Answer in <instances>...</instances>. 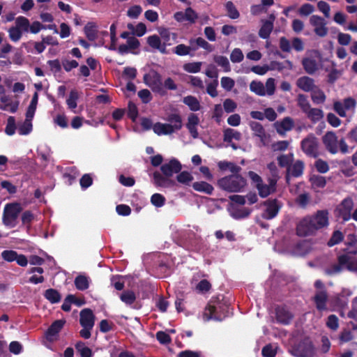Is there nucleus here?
<instances>
[{"label":"nucleus","mask_w":357,"mask_h":357,"mask_svg":"<svg viewBox=\"0 0 357 357\" xmlns=\"http://www.w3.org/2000/svg\"><path fill=\"white\" fill-rule=\"evenodd\" d=\"M252 210L248 208H233L231 215L236 219L245 218L250 215Z\"/></svg>","instance_id":"a18cd8bd"},{"label":"nucleus","mask_w":357,"mask_h":357,"mask_svg":"<svg viewBox=\"0 0 357 357\" xmlns=\"http://www.w3.org/2000/svg\"><path fill=\"white\" fill-rule=\"evenodd\" d=\"M33 119L26 118L25 121L19 126L18 133L21 135H26L29 134L32 130V121Z\"/></svg>","instance_id":"c03bdc74"},{"label":"nucleus","mask_w":357,"mask_h":357,"mask_svg":"<svg viewBox=\"0 0 357 357\" xmlns=\"http://www.w3.org/2000/svg\"><path fill=\"white\" fill-rule=\"evenodd\" d=\"M192 186L195 191L204 192L209 195H212L214 190L213 185L206 181L195 182Z\"/></svg>","instance_id":"a878e982"},{"label":"nucleus","mask_w":357,"mask_h":357,"mask_svg":"<svg viewBox=\"0 0 357 357\" xmlns=\"http://www.w3.org/2000/svg\"><path fill=\"white\" fill-rule=\"evenodd\" d=\"M305 113L307 114V117L314 122L319 121L324 117L323 111L317 108L310 107Z\"/></svg>","instance_id":"79ce46f5"},{"label":"nucleus","mask_w":357,"mask_h":357,"mask_svg":"<svg viewBox=\"0 0 357 357\" xmlns=\"http://www.w3.org/2000/svg\"><path fill=\"white\" fill-rule=\"evenodd\" d=\"M181 169V162L176 158H172L168 162L160 166L162 173L167 176H172L174 174L179 173Z\"/></svg>","instance_id":"dca6fc26"},{"label":"nucleus","mask_w":357,"mask_h":357,"mask_svg":"<svg viewBox=\"0 0 357 357\" xmlns=\"http://www.w3.org/2000/svg\"><path fill=\"white\" fill-rule=\"evenodd\" d=\"M278 165L280 167L286 168V181L289 184L290 183V154L280 155L278 157Z\"/></svg>","instance_id":"393cba45"},{"label":"nucleus","mask_w":357,"mask_h":357,"mask_svg":"<svg viewBox=\"0 0 357 357\" xmlns=\"http://www.w3.org/2000/svg\"><path fill=\"white\" fill-rule=\"evenodd\" d=\"M354 207V202L351 199L346 198L337 207V215L344 221H348L351 218V211Z\"/></svg>","instance_id":"f8f14e48"},{"label":"nucleus","mask_w":357,"mask_h":357,"mask_svg":"<svg viewBox=\"0 0 357 357\" xmlns=\"http://www.w3.org/2000/svg\"><path fill=\"white\" fill-rule=\"evenodd\" d=\"M281 68L280 63L277 61H272L271 63V67L268 66L267 65L264 66H255L252 68V71L255 73V74L263 75L266 74L268 70L275 68Z\"/></svg>","instance_id":"c756f323"},{"label":"nucleus","mask_w":357,"mask_h":357,"mask_svg":"<svg viewBox=\"0 0 357 357\" xmlns=\"http://www.w3.org/2000/svg\"><path fill=\"white\" fill-rule=\"evenodd\" d=\"M266 209L261 214V217L266 220H271L274 218L278 213L281 206L276 199H267L264 202Z\"/></svg>","instance_id":"ddd939ff"},{"label":"nucleus","mask_w":357,"mask_h":357,"mask_svg":"<svg viewBox=\"0 0 357 357\" xmlns=\"http://www.w3.org/2000/svg\"><path fill=\"white\" fill-rule=\"evenodd\" d=\"M22 210L19 204H8L6 205L3 213V223L6 226L13 227L15 226V221Z\"/></svg>","instance_id":"423d86ee"},{"label":"nucleus","mask_w":357,"mask_h":357,"mask_svg":"<svg viewBox=\"0 0 357 357\" xmlns=\"http://www.w3.org/2000/svg\"><path fill=\"white\" fill-rule=\"evenodd\" d=\"M308 56L302 61V64L307 73L314 74L321 66V54L319 51L312 50L307 52Z\"/></svg>","instance_id":"39448f33"},{"label":"nucleus","mask_w":357,"mask_h":357,"mask_svg":"<svg viewBox=\"0 0 357 357\" xmlns=\"http://www.w3.org/2000/svg\"><path fill=\"white\" fill-rule=\"evenodd\" d=\"M344 268L357 273V258L353 259L349 255H342L338 257V264H333L326 268L325 273L328 275H333L340 273Z\"/></svg>","instance_id":"20e7f679"},{"label":"nucleus","mask_w":357,"mask_h":357,"mask_svg":"<svg viewBox=\"0 0 357 357\" xmlns=\"http://www.w3.org/2000/svg\"><path fill=\"white\" fill-rule=\"evenodd\" d=\"M128 116L135 122L138 116V109L135 103L130 101L128 105Z\"/></svg>","instance_id":"bf43d9fd"},{"label":"nucleus","mask_w":357,"mask_h":357,"mask_svg":"<svg viewBox=\"0 0 357 357\" xmlns=\"http://www.w3.org/2000/svg\"><path fill=\"white\" fill-rule=\"evenodd\" d=\"M219 187L227 192H240L246 185V180L239 174H232L218 181Z\"/></svg>","instance_id":"7ed1b4c3"},{"label":"nucleus","mask_w":357,"mask_h":357,"mask_svg":"<svg viewBox=\"0 0 357 357\" xmlns=\"http://www.w3.org/2000/svg\"><path fill=\"white\" fill-rule=\"evenodd\" d=\"M1 257L3 260L8 262H12L15 261L17 257V252L12 250H6L1 252Z\"/></svg>","instance_id":"e2e57ef3"},{"label":"nucleus","mask_w":357,"mask_h":357,"mask_svg":"<svg viewBox=\"0 0 357 357\" xmlns=\"http://www.w3.org/2000/svg\"><path fill=\"white\" fill-rule=\"evenodd\" d=\"M313 188H322L326 185V181L324 176L319 175H313L310 179Z\"/></svg>","instance_id":"3c124183"},{"label":"nucleus","mask_w":357,"mask_h":357,"mask_svg":"<svg viewBox=\"0 0 357 357\" xmlns=\"http://www.w3.org/2000/svg\"><path fill=\"white\" fill-rule=\"evenodd\" d=\"M75 349L79 353L81 357H92V350L86 346L85 343L82 341H78L75 345Z\"/></svg>","instance_id":"4c0bfd02"},{"label":"nucleus","mask_w":357,"mask_h":357,"mask_svg":"<svg viewBox=\"0 0 357 357\" xmlns=\"http://www.w3.org/2000/svg\"><path fill=\"white\" fill-rule=\"evenodd\" d=\"M225 6L227 10V16L230 19L236 20L240 17V13L232 1H229L226 2Z\"/></svg>","instance_id":"ea45409f"},{"label":"nucleus","mask_w":357,"mask_h":357,"mask_svg":"<svg viewBox=\"0 0 357 357\" xmlns=\"http://www.w3.org/2000/svg\"><path fill=\"white\" fill-rule=\"evenodd\" d=\"M322 142L326 149L332 154L337 153L338 141L334 132L328 131L322 137Z\"/></svg>","instance_id":"2eb2a0df"},{"label":"nucleus","mask_w":357,"mask_h":357,"mask_svg":"<svg viewBox=\"0 0 357 357\" xmlns=\"http://www.w3.org/2000/svg\"><path fill=\"white\" fill-rule=\"evenodd\" d=\"M241 137V134L240 132L234 130L231 128H227L224 130V142H231L233 139L236 140H240Z\"/></svg>","instance_id":"58836bf2"},{"label":"nucleus","mask_w":357,"mask_h":357,"mask_svg":"<svg viewBox=\"0 0 357 357\" xmlns=\"http://www.w3.org/2000/svg\"><path fill=\"white\" fill-rule=\"evenodd\" d=\"M155 336L158 341L162 344H169L172 341L169 335L162 331H158Z\"/></svg>","instance_id":"69168bd1"},{"label":"nucleus","mask_w":357,"mask_h":357,"mask_svg":"<svg viewBox=\"0 0 357 357\" xmlns=\"http://www.w3.org/2000/svg\"><path fill=\"white\" fill-rule=\"evenodd\" d=\"M38 100V93L35 92L32 97L31 102L27 108L26 112V118H31V119L33 118L35 112L36 110Z\"/></svg>","instance_id":"a19ab883"},{"label":"nucleus","mask_w":357,"mask_h":357,"mask_svg":"<svg viewBox=\"0 0 357 357\" xmlns=\"http://www.w3.org/2000/svg\"><path fill=\"white\" fill-rule=\"evenodd\" d=\"M301 146L307 155L313 158H317L319 155L318 140L313 135L304 139L301 142Z\"/></svg>","instance_id":"9d476101"},{"label":"nucleus","mask_w":357,"mask_h":357,"mask_svg":"<svg viewBox=\"0 0 357 357\" xmlns=\"http://www.w3.org/2000/svg\"><path fill=\"white\" fill-rule=\"evenodd\" d=\"M9 38L13 42H17L20 40L22 36V32L15 26H12L8 30Z\"/></svg>","instance_id":"052dcab7"},{"label":"nucleus","mask_w":357,"mask_h":357,"mask_svg":"<svg viewBox=\"0 0 357 357\" xmlns=\"http://www.w3.org/2000/svg\"><path fill=\"white\" fill-rule=\"evenodd\" d=\"M296 86L305 92H311L316 86L312 78L307 76H303L296 82Z\"/></svg>","instance_id":"412c9836"},{"label":"nucleus","mask_w":357,"mask_h":357,"mask_svg":"<svg viewBox=\"0 0 357 357\" xmlns=\"http://www.w3.org/2000/svg\"><path fill=\"white\" fill-rule=\"evenodd\" d=\"M262 25L259 31V36L263 39H266L269 37L273 29V24L271 21L261 20Z\"/></svg>","instance_id":"f704fd0d"},{"label":"nucleus","mask_w":357,"mask_h":357,"mask_svg":"<svg viewBox=\"0 0 357 357\" xmlns=\"http://www.w3.org/2000/svg\"><path fill=\"white\" fill-rule=\"evenodd\" d=\"M143 79L144 83L154 92L163 93L161 75L157 71L153 70L149 73H146Z\"/></svg>","instance_id":"0eeeda50"},{"label":"nucleus","mask_w":357,"mask_h":357,"mask_svg":"<svg viewBox=\"0 0 357 357\" xmlns=\"http://www.w3.org/2000/svg\"><path fill=\"white\" fill-rule=\"evenodd\" d=\"M311 98L315 104H322L325 102L326 96L324 92L318 86H315L311 91Z\"/></svg>","instance_id":"c9c22d12"},{"label":"nucleus","mask_w":357,"mask_h":357,"mask_svg":"<svg viewBox=\"0 0 357 357\" xmlns=\"http://www.w3.org/2000/svg\"><path fill=\"white\" fill-rule=\"evenodd\" d=\"M153 132L158 135H167L174 132L172 126L168 123H155L153 126Z\"/></svg>","instance_id":"bb28decb"},{"label":"nucleus","mask_w":357,"mask_h":357,"mask_svg":"<svg viewBox=\"0 0 357 357\" xmlns=\"http://www.w3.org/2000/svg\"><path fill=\"white\" fill-rule=\"evenodd\" d=\"M250 91L257 95L263 96L266 95L264 85L261 82L252 81L250 84Z\"/></svg>","instance_id":"de8ad7c7"},{"label":"nucleus","mask_w":357,"mask_h":357,"mask_svg":"<svg viewBox=\"0 0 357 357\" xmlns=\"http://www.w3.org/2000/svg\"><path fill=\"white\" fill-rule=\"evenodd\" d=\"M267 168L269 170L270 175L268 177L270 180H275L277 183L278 179L280 178L279 171L278 169L274 162H271L267 165Z\"/></svg>","instance_id":"864d4df0"},{"label":"nucleus","mask_w":357,"mask_h":357,"mask_svg":"<svg viewBox=\"0 0 357 357\" xmlns=\"http://www.w3.org/2000/svg\"><path fill=\"white\" fill-rule=\"evenodd\" d=\"M295 202L299 207L304 208L310 202V197L306 193L301 194L296 199Z\"/></svg>","instance_id":"0e129e2a"},{"label":"nucleus","mask_w":357,"mask_h":357,"mask_svg":"<svg viewBox=\"0 0 357 357\" xmlns=\"http://www.w3.org/2000/svg\"><path fill=\"white\" fill-rule=\"evenodd\" d=\"M309 21L317 36L325 37L328 34V29L326 26V22L322 17L313 15L310 17Z\"/></svg>","instance_id":"1a4fd4ad"},{"label":"nucleus","mask_w":357,"mask_h":357,"mask_svg":"<svg viewBox=\"0 0 357 357\" xmlns=\"http://www.w3.org/2000/svg\"><path fill=\"white\" fill-rule=\"evenodd\" d=\"M214 61L220 66L223 68L225 72H229L231 70L230 64L228 59L225 56H215Z\"/></svg>","instance_id":"603ef678"},{"label":"nucleus","mask_w":357,"mask_h":357,"mask_svg":"<svg viewBox=\"0 0 357 357\" xmlns=\"http://www.w3.org/2000/svg\"><path fill=\"white\" fill-rule=\"evenodd\" d=\"M356 106V101L351 97L344 99L343 102L335 101L333 104V109L341 117L347 116V110H354Z\"/></svg>","instance_id":"9b49d317"},{"label":"nucleus","mask_w":357,"mask_h":357,"mask_svg":"<svg viewBox=\"0 0 357 357\" xmlns=\"http://www.w3.org/2000/svg\"><path fill=\"white\" fill-rule=\"evenodd\" d=\"M201 62L187 63L183 65V69L188 73H197L201 70Z\"/></svg>","instance_id":"4d7b16f0"},{"label":"nucleus","mask_w":357,"mask_h":357,"mask_svg":"<svg viewBox=\"0 0 357 357\" xmlns=\"http://www.w3.org/2000/svg\"><path fill=\"white\" fill-rule=\"evenodd\" d=\"M223 107L227 113H231L237 108V104L232 99L227 98L223 102Z\"/></svg>","instance_id":"338daca9"},{"label":"nucleus","mask_w":357,"mask_h":357,"mask_svg":"<svg viewBox=\"0 0 357 357\" xmlns=\"http://www.w3.org/2000/svg\"><path fill=\"white\" fill-rule=\"evenodd\" d=\"M183 102L188 105L192 112L199 111L201 108L200 102L197 98L193 96H187L183 98Z\"/></svg>","instance_id":"72a5a7b5"},{"label":"nucleus","mask_w":357,"mask_h":357,"mask_svg":"<svg viewBox=\"0 0 357 357\" xmlns=\"http://www.w3.org/2000/svg\"><path fill=\"white\" fill-rule=\"evenodd\" d=\"M329 224L328 212L320 210L302 218L296 225V233L301 236H312Z\"/></svg>","instance_id":"f257e3e1"},{"label":"nucleus","mask_w":357,"mask_h":357,"mask_svg":"<svg viewBox=\"0 0 357 357\" xmlns=\"http://www.w3.org/2000/svg\"><path fill=\"white\" fill-rule=\"evenodd\" d=\"M167 120L170 123L169 124L172 126V129H173L174 132L182 128V119L180 114H170L168 115Z\"/></svg>","instance_id":"7c9ffc66"},{"label":"nucleus","mask_w":357,"mask_h":357,"mask_svg":"<svg viewBox=\"0 0 357 357\" xmlns=\"http://www.w3.org/2000/svg\"><path fill=\"white\" fill-rule=\"evenodd\" d=\"M261 354L263 357H275L276 356V350L271 344H268L262 348Z\"/></svg>","instance_id":"774afa93"},{"label":"nucleus","mask_w":357,"mask_h":357,"mask_svg":"<svg viewBox=\"0 0 357 357\" xmlns=\"http://www.w3.org/2000/svg\"><path fill=\"white\" fill-rule=\"evenodd\" d=\"M314 301L318 310H326L328 295L326 290L317 291L314 297Z\"/></svg>","instance_id":"5701e85b"},{"label":"nucleus","mask_w":357,"mask_h":357,"mask_svg":"<svg viewBox=\"0 0 357 357\" xmlns=\"http://www.w3.org/2000/svg\"><path fill=\"white\" fill-rule=\"evenodd\" d=\"M268 184L262 183L257 189L258 190L259 195L261 197H266L269 195L273 193L276 190V183L275 180H270L268 178Z\"/></svg>","instance_id":"4be33fe9"},{"label":"nucleus","mask_w":357,"mask_h":357,"mask_svg":"<svg viewBox=\"0 0 357 357\" xmlns=\"http://www.w3.org/2000/svg\"><path fill=\"white\" fill-rule=\"evenodd\" d=\"M184 14L185 21L190 24H195L198 18L197 13L191 7L185 8Z\"/></svg>","instance_id":"5fc2aeb1"},{"label":"nucleus","mask_w":357,"mask_h":357,"mask_svg":"<svg viewBox=\"0 0 357 357\" xmlns=\"http://www.w3.org/2000/svg\"><path fill=\"white\" fill-rule=\"evenodd\" d=\"M170 177L156 171L153 174V183L157 187L173 188L176 185V182L171 179Z\"/></svg>","instance_id":"f3484780"},{"label":"nucleus","mask_w":357,"mask_h":357,"mask_svg":"<svg viewBox=\"0 0 357 357\" xmlns=\"http://www.w3.org/2000/svg\"><path fill=\"white\" fill-rule=\"evenodd\" d=\"M95 316L89 308H84L79 313V324L83 328L86 326L93 327Z\"/></svg>","instance_id":"6ab92c4d"},{"label":"nucleus","mask_w":357,"mask_h":357,"mask_svg":"<svg viewBox=\"0 0 357 357\" xmlns=\"http://www.w3.org/2000/svg\"><path fill=\"white\" fill-rule=\"evenodd\" d=\"M121 301L127 305H132L136 300V296L134 291L131 290L124 291L120 295Z\"/></svg>","instance_id":"49530a36"},{"label":"nucleus","mask_w":357,"mask_h":357,"mask_svg":"<svg viewBox=\"0 0 357 357\" xmlns=\"http://www.w3.org/2000/svg\"><path fill=\"white\" fill-rule=\"evenodd\" d=\"M147 43L150 47L158 50L162 54H167L166 44L165 43H161V40L158 35L154 34L149 36L147 38Z\"/></svg>","instance_id":"b1692460"},{"label":"nucleus","mask_w":357,"mask_h":357,"mask_svg":"<svg viewBox=\"0 0 357 357\" xmlns=\"http://www.w3.org/2000/svg\"><path fill=\"white\" fill-rule=\"evenodd\" d=\"M79 98L78 93L76 90H71L68 98L66 100L68 107L70 109H74L77 107V100Z\"/></svg>","instance_id":"8fccbe9b"},{"label":"nucleus","mask_w":357,"mask_h":357,"mask_svg":"<svg viewBox=\"0 0 357 357\" xmlns=\"http://www.w3.org/2000/svg\"><path fill=\"white\" fill-rule=\"evenodd\" d=\"M75 286L79 291H84L89 287V281L86 276L79 275L75 278Z\"/></svg>","instance_id":"e433bc0d"},{"label":"nucleus","mask_w":357,"mask_h":357,"mask_svg":"<svg viewBox=\"0 0 357 357\" xmlns=\"http://www.w3.org/2000/svg\"><path fill=\"white\" fill-rule=\"evenodd\" d=\"M275 320L282 325L290 323V311L287 305H278L275 307Z\"/></svg>","instance_id":"a211bd4d"},{"label":"nucleus","mask_w":357,"mask_h":357,"mask_svg":"<svg viewBox=\"0 0 357 357\" xmlns=\"http://www.w3.org/2000/svg\"><path fill=\"white\" fill-rule=\"evenodd\" d=\"M15 26L22 31L27 32L29 28V20L23 16H20L15 20Z\"/></svg>","instance_id":"09e8293b"},{"label":"nucleus","mask_w":357,"mask_h":357,"mask_svg":"<svg viewBox=\"0 0 357 357\" xmlns=\"http://www.w3.org/2000/svg\"><path fill=\"white\" fill-rule=\"evenodd\" d=\"M303 162L300 160H297L291 166V176L296 177L300 176L303 174Z\"/></svg>","instance_id":"13d9d810"},{"label":"nucleus","mask_w":357,"mask_h":357,"mask_svg":"<svg viewBox=\"0 0 357 357\" xmlns=\"http://www.w3.org/2000/svg\"><path fill=\"white\" fill-rule=\"evenodd\" d=\"M229 305L224 300L223 295L212 297L208 303L204 312V317L207 321H222L228 316Z\"/></svg>","instance_id":"f03ea898"},{"label":"nucleus","mask_w":357,"mask_h":357,"mask_svg":"<svg viewBox=\"0 0 357 357\" xmlns=\"http://www.w3.org/2000/svg\"><path fill=\"white\" fill-rule=\"evenodd\" d=\"M43 296L45 298L50 301L52 304L58 303L61 301V295L59 291L52 288L45 290Z\"/></svg>","instance_id":"c85d7f7f"},{"label":"nucleus","mask_w":357,"mask_h":357,"mask_svg":"<svg viewBox=\"0 0 357 357\" xmlns=\"http://www.w3.org/2000/svg\"><path fill=\"white\" fill-rule=\"evenodd\" d=\"M346 245L347 247L344 249L346 251L345 255H349V254H357V236L354 234H349L347 236Z\"/></svg>","instance_id":"cd10ccee"},{"label":"nucleus","mask_w":357,"mask_h":357,"mask_svg":"<svg viewBox=\"0 0 357 357\" xmlns=\"http://www.w3.org/2000/svg\"><path fill=\"white\" fill-rule=\"evenodd\" d=\"M15 119L14 116H9L7 119V124L5 128V132L6 135L11 136L15 134Z\"/></svg>","instance_id":"6e6d98bb"},{"label":"nucleus","mask_w":357,"mask_h":357,"mask_svg":"<svg viewBox=\"0 0 357 357\" xmlns=\"http://www.w3.org/2000/svg\"><path fill=\"white\" fill-rule=\"evenodd\" d=\"M291 354L296 357H314L315 349L309 340L299 343L295 347Z\"/></svg>","instance_id":"6e6552de"},{"label":"nucleus","mask_w":357,"mask_h":357,"mask_svg":"<svg viewBox=\"0 0 357 357\" xmlns=\"http://www.w3.org/2000/svg\"><path fill=\"white\" fill-rule=\"evenodd\" d=\"M151 202L156 207H161L165 203V198L161 194L155 193L151 197Z\"/></svg>","instance_id":"680f3d73"},{"label":"nucleus","mask_w":357,"mask_h":357,"mask_svg":"<svg viewBox=\"0 0 357 357\" xmlns=\"http://www.w3.org/2000/svg\"><path fill=\"white\" fill-rule=\"evenodd\" d=\"M176 176V180L181 184L190 185V183L194 179L192 175L188 171L180 172Z\"/></svg>","instance_id":"37998d69"},{"label":"nucleus","mask_w":357,"mask_h":357,"mask_svg":"<svg viewBox=\"0 0 357 357\" xmlns=\"http://www.w3.org/2000/svg\"><path fill=\"white\" fill-rule=\"evenodd\" d=\"M65 323L66 321L63 319H58L52 322L45 332V338L48 342H53L57 340L58 335Z\"/></svg>","instance_id":"4468645a"},{"label":"nucleus","mask_w":357,"mask_h":357,"mask_svg":"<svg viewBox=\"0 0 357 357\" xmlns=\"http://www.w3.org/2000/svg\"><path fill=\"white\" fill-rule=\"evenodd\" d=\"M199 123V119L197 114L190 113L188 116V122L185 126L193 139H197L199 137V132L197 128Z\"/></svg>","instance_id":"aec40b11"},{"label":"nucleus","mask_w":357,"mask_h":357,"mask_svg":"<svg viewBox=\"0 0 357 357\" xmlns=\"http://www.w3.org/2000/svg\"><path fill=\"white\" fill-rule=\"evenodd\" d=\"M273 126L278 134L284 135L285 131L290 130V116L285 117L282 121L275 122Z\"/></svg>","instance_id":"473e14b6"},{"label":"nucleus","mask_w":357,"mask_h":357,"mask_svg":"<svg viewBox=\"0 0 357 357\" xmlns=\"http://www.w3.org/2000/svg\"><path fill=\"white\" fill-rule=\"evenodd\" d=\"M84 31L86 37L90 41H94L97 38V26L94 22H88L84 28Z\"/></svg>","instance_id":"2f4dec72"}]
</instances>
